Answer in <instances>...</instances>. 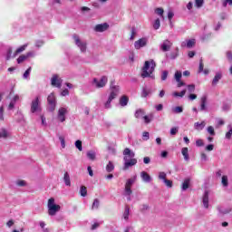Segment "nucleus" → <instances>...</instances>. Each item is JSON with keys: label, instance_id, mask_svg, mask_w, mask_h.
<instances>
[{"label": "nucleus", "instance_id": "60", "mask_svg": "<svg viewBox=\"0 0 232 232\" xmlns=\"http://www.w3.org/2000/svg\"><path fill=\"white\" fill-rule=\"evenodd\" d=\"M14 108H15V102H13L12 100H11V102H10V103H9V105H8V108H7V110H14Z\"/></svg>", "mask_w": 232, "mask_h": 232}, {"label": "nucleus", "instance_id": "14", "mask_svg": "<svg viewBox=\"0 0 232 232\" xmlns=\"http://www.w3.org/2000/svg\"><path fill=\"white\" fill-rule=\"evenodd\" d=\"M131 185L125 183L124 195L127 197V200H131Z\"/></svg>", "mask_w": 232, "mask_h": 232}, {"label": "nucleus", "instance_id": "22", "mask_svg": "<svg viewBox=\"0 0 232 232\" xmlns=\"http://www.w3.org/2000/svg\"><path fill=\"white\" fill-rule=\"evenodd\" d=\"M63 182L65 186H72V181L70 180V174L68 172H65L63 175Z\"/></svg>", "mask_w": 232, "mask_h": 232}, {"label": "nucleus", "instance_id": "62", "mask_svg": "<svg viewBox=\"0 0 232 232\" xmlns=\"http://www.w3.org/2000/svg\"><path fill=\"white\" fill-rule=\"evenodd\" d=\"M196 146H198V148L204 146V140H198L196 141Z\"/></svg>", "mask_w": 232, "mask_h": 232}, {"label": "nucleus", "instance_id": "58", "mask_svg": "<svg viewBox=\"0 0 232 232\" xmlns=\"http://www.w3.org/2000/svg\"><path fill=\"white\" fill-rule=\"evenodd\" d=\"M43 44H44V42L43 40H37L35 43L36 48H41V46H43Z\"/></svg>", "mask_w": 232, "mask_h": 232}, {"label": "nucleus", "instance_id": "41", "mask_svg": "<svg viewBox=\"0 0 232 232\" xmlns=\"http://www.w3.org/2000/svg\"><path fill=\"white\" fill-rule=\"evenodd\" d=\"M151 119H153V115L143 116V121L145 124H150V122H151Z\"/></svg>", "mask_w": 232, "mask_h": 232}, {"label": "nucleus", "instance_id": "6", "mask_svg": "<svg viewBox=\"0 0 232 232\" xmlns=\"http://www.w3.org/2000/svg\"><path fill=\"white\" fill-rule=\"evenodd\" d=\"M42 111L41 102L39 101V96H37L31 102V113H41Z\"/></svg>", "mask_w": 232, "mask_h": 232}, {"label": "nucleus", "instance_id": "64", "mask_svg": "<svg viewBox=\"0 0 232 232\" xmlns=\"http://www.w3.org/2000/svg\"><path fill=\"white\" fill-rule=\"evenodd\" d=\"M232 137V129H230L227 133H226V139H231Z\"/></svg>", "mask_w": 232, "mask_h": 232}, {"label": "nucleus", "instance_id": "2", "mask_svg": "<svg viewBox=\"0 0 232 232\" xmlns=\"http://www.w3.org/2000/svg\"><path fill=\"white\" fill-rule=\"evenodd\" d=\"M119 93H121V87L119 85H115L114 82H111L108 100L103 103L105 110H110V108H111V102L114 99L119 97Z\"/></svg>", "mask_w": 232, "mask_h": 232}, {"label": "nucleus", "instance_id": "32", "mask_svg": "<svg viewBox=\"0 0 232 232\" xmlns=\"http://www.w3.org/2000/svg\"><path fill=\"white\" fill-rule=\"evenodd\" d=\"M87 157L90 160H95V151L90 150L87 152Z\"/></svg>", "mask_w": 232, "mask_h": 232}, {"label": "nucleus", "instance_id": "9", "mask_svg": "<svg viewBox=\"0 0 232 232\" xmlns=\"http://www.w3.org/2000/svg\"><path fill=\"white\" fill-rule=\"evenodd\" d=\"M67 114H68V109H66L64 107H61L58 110L57 120L60 122H64V121H66V115Z\"/></svg>", "mask_w": 232, "mask_h": 232}, {"label": "nucleus", "instance_id": "33", "mask_svg": "<svg viewBox=\"0 0 232 232\" xmlns=\"http://www.w3.org/2000/svg\"><path fill=\"white\" fill-rule=\"evenodd\" d=\"M196 8H202L204 6V0H195Z\"/></svg>", "mask_w": 232, "mask_h": 232}, {"label": "nucleus", "instance_id": "42", "mask_svg": "<svg viewBox=\"0 0 232 232\" xmlns=\"http://www.w3.org/2000/svg\"><path fill=\"white\" fill-rule=\"evenodd\" d=\"M155 14H157L158 15H160V17H164V9L160 7L156 8Z\"/></svg>", "mask_w": 232, "mask_h": 232}, {"label": "nucleus", "instance_id": "51", "mask_svg": "<svg viewBox=\"0 0 232 232\" xmlns=\"http://www.w3.org/2000/svg\"><path fill=\"white\" fill-rule=\"evenodd\" d=\"M227 5H232V0H222V6H224V8H226Z\"/></svg>", "mask_w": 232, "mask_h": 232}, {"label": "nucleus", "instance_id": "8", "mask_svg": "<svg viewBox=\"0 0 232 232\" xmlns=\"http://www.w3.org/2000/svg\"><path fill=\"white\" fill-rule=\"evenodd\" d=\"M47 102L49 104V111H54L57 102L55 100V95L53 93L49 94L47 97Z\"/></svg>", "mask_w": 232, "mask_h": 232}, {"label": "nucleus", "instance_id": "5", "mask_svg": "<svg viewBox=\"0 0 232 232\" xmlns=\"http://www.w3.org/2000/svg\"><path fill=\"white\" fill-rule=\"evenodd\" d=\"M72 38L74 40L76 46H78L81 52L84 53L87 50L88 43H86V41L81 40V38L77 34H73Z\"/></svg>", "mask_w": 232, "mask_h": 232}, {"label": "nucleus", "instance_id": "28", "mask_svg": "<svg viewBox=\"0 0 232 232\" xmlns=\"http://www.w3.org/2000/svg\"><path fill=\"white\" fill-rule=\"evenodd\" d=\"M174 79L176 82H180V79H182V72L179 71H177L174 74Z\"/></svg>", "mask_w": 232, "mask_h": 232}, {"label": "nucleus", "instance_id": "35", "mask_svg": "<svg viewBox=\"0 0 232 232\" xmlns=\"http://www.w3.org/2000/svg\"><path fill=\"white\" fill-rule=\"evenodd\" d=\"M137 180V175L133 176L132 178L127 179L126 183L130 186H132V184H135V181Z\"/></svg>", "mask_w": 232, "mask_h": 232}, {"label": "nucleus", "instance_id": "52", "mask_svg": "<svg viewBox=\"0 0 232 232\" xmlns=\"http://www.w3.org/2000/svg\"><path fill=\"white\" fill-rule=\"evenodd\" d=\"M168 75H169L168 71H163L161 72V81H166V79H168Z\"/></svg>", "mask_w": 232, "mask_h": 232}, {"label": "nucleus", "instance_id": "53", "mask_svg": "<svg viewBox=\"0 0 232 232\" xmlns=\"http://www.w3.org/2000/svg\"><path fill=\"white\" fill-rule=\"evenodd\" d=\"M164 184H166L167 188H173V181L169 180V179H165V181H163Z\"/></svg>", "mask_w": 232, "mask_h": 232}, {"label": "nucleus", "instance_id": "30", "mask_svg": "<svg viewBox=\"0 0 232 232\" xmlns=\"http://www.w3.org/2000/svg\"><path fill=\"white\" fill-rule=\"evenodd\" d=\"M26 59H28V56H26V54H22L17 58V63L21 64V63H24Z\"/></svg>", "mask_w": 232, "mask_h": 232}, {"label": "nucleus", "instance_id": "57", "mask_svg": "<svg viewBox=\"0 0 232 232\" xmlns=\"http://www.w3.org/2000/svg\"><path fill=\"white\" fill-rule=\"evenodd\" d=\"M143 140H150V132L144 131L142 134Z\"/></svg>", "mask_w": 232, "mask_h": 232}, {"label": "nucleus", "instance_id": "31", "mask_svg": "<svg viewBox=\"0 0 232 232\" xmlns=\"http://www.w3.org/2000/svg\"><path fill=\"white\" fill-rule=\"evenodd\" d=\"M80 194L82 197H86L88 195V190L85 186H82L80 188Z\"/></svg>", "mask_w": 232, "mask_h": 232}, {"label": "nucleus", "instance_id": "43", "mask_svg": "<svg viewBox=\"0 0 232 232\" xmlns=\"http://www.w3.org/2000/svg\"><path fill=\"white\" fill-rule=\"evenodd\" d=\"M207 131L209 133V135L215 137V128H213V126H208Z\"/></svg>", "mask_w": 232, "mask_h": 232}, {"label": "nucleus", "instance_id": "24", "mask_svg": "<svg viewBox=\"0 0 232 232\" xmlns=\"http://www.w3.org/2000/svg\"><path fill=\"white\" fill-rule=\"evenodd\" d=\"M27 46H28V44H25L22 45L21 47H19L14 53L13 57H15L18 53L24 52L26 50Z\"/></svg>", "mask_w": 232, "mask_h": 232}, {"label": "nucleus", "instance_id": "47", "mask_svg": "<svg viewBox=\"0 0 232 232\" xmlns=\"http://www.w3.org/2000/svg\"><path fill=\"white\" fill-rule=\"evenodd\" d=\"M221 182H222V184H223V186H224L225 188H227V186H228L227 176H223Z\"/></svg>", "mask_w": 232, "mask_h": 232}, {"label": "nucleus", "instance_id": "7", "mask_svg": "<svg viewBox=\"0 0 232 232\" xmlns=\"http://www.w3.org/2000/svg\"><path fill=\"white\" fill-rule=\"evenodd\" d=\"M108 84V77L102 76L100 81L97 78H93L92 80V86H95V88H104Z\"/></svg>", "mask_w": 232, "mask_h": 232}, {"label": "nucleus", "instance_id": "36", "mask_svg": "<svg viewBox=\"0 0 232 232\" xmlns=\"http://www.w3.org/2000/svg\"><path fill=\"white\" fill-rule=\"evenodd\" d=\"M173 113H182L184 111V109L180 106L174 107L172 109Z\"/></svg>", "mask_w": 232, "mask_h": 232}, {"label": "nucleus", "instance_id": "3", "mask_svg": "<svg viewBox=\"0 0 232 232\" xmlns=\"http://www.w3.org/2000/svg\"><path fill=\"white\" fill-rule=\"evenodd\" d=\"M155 66H157L155 61H146L142 67L141 77L143 79H146V77H152V79H155V77L151 75L155 72Z\"/></svg>", "mask_w": 232, "mask_h": 232}, {"label": "nucleus", "instance_id": "17", "mask_svg": "<svg viewBox=\"0 0 232 232\" xmlns=\"http://www.w3.org/2000/svg\"><path fill=\"white\" fill-rule=\"evenodd\" d=\"M128 102H130V98L128 96L123 95L120 98V105L124 108V106H128Z\"/></svg>", "mask_w": 232, "mask_h": 232}, {"label": "nucleus", "instance_id": "48", "mask_svg": "<svg viewBox=\"0 0 232 232\" xmlns=\"http://www.w3.org/2000/svg\"><path fill=\"white\" fill-rule=\"evenodd\" d=\"M30 72H32V67H29L24 73V79H28L30 77Z\"/></svg>", "mask_w": 232, "mask_h": 232}, {"label": "nucleus", "instance_id": "54", "mask_svg": "<svg viewBox=\"0 0 232 232\" xmlns=\"http://www.w3.org/2000/svg\"><path fill=\"white\" fill-rule=\"evenodd\" d=\"M175 15V14L173 13V11H169L168 12V19L171 24V20L173 19V16Z\"/></svg>", "mask_w": 232, "mask_h": 232}, {"label": "nucleus", "instance_id": "18", "mask_svg": "<svg viewBox=\"0 0 232 232\" xmlns=\"http://www.w3.org/2000/svg\"><path fill=\"white\" fill-rule=\"evenodd\" d=\"M208 102V97L206 96H202L200 99V111H206L207 108H206V104Z\"/></svg>", "mask_w": 232, "mask_h": 232}, {"label": "nucleus", "instance_id": "29", "mask_svg": "<svg viewBox=\"0 0 232 232\" xmlns=\"http://www.w3.org/2000/svg\"><path fill=\"white\" fill-rule=\"evenodd\" d=\"M123 218H124V220H129V218H130V208L129 207H125V211L123 213Z\"/></svg>", "mask_w": 232, "mask_h": 232}, {"label": "nucleus", "instance_id": "10", "mask_svg": "<svg viewBox=\"0 0 232 232\" xmlns=\"http://www.w3.org/2000/svg\"><path fill=\"white\" fill-rule=\"evenodd\" d=\"M171 46H173V43H171V41L164 40L160 44V48L161 52H169L171 50Z\"/></svg>", "mask_w": 232, "mask_h": 232}, {"label": "nucleus", "instance_id": "59", "mask_svg": "<svg viewBox=\"0 0 232 232\" xmlns=\"http://www.w3.org/2000/svg\"><path fill=\"white\" fill-rule=\"evenodd\" d=\"M188 90L189 93H193V92H195V84L188 85Z\"/></svg>", "mask_w": 232, "mask_h": 232}, {"label": "nucleus", "instance_id": "39", "mask_svg": "<svg viewBox=\"0 0 232 232\" xmlns=\"http://www.w3.org/2000/svg\"><path fill=\"white\" fill-rule=\"evenodd\" d=\"M186 95V90L181 91L180 92H173L174 97H184Z\"/></svg>", "mask_w": 232, "mask_h": 232}, {"label": "nucleus", "instance_id": "11", "mask_svg": "<svg viewBox=\"0 0 232 232\" xmlns=\"http://www.w3.org/2000/svg\"><path fill=\"white\" fill-rule=\"evenodd\" d=\"M147 44H148V38L143 37L134 43V48L136 50H140V48H144V46H146Z\"/></svg>", "mask_w": 232, "mask_h": 232}, {"label": "nucleus", "instance_id": "21", "mask_svg": "<svg viewBox=\"0 0 232 232\" xmlns=\"http://www.w3.org/2000/svg\"><path fill=\"white\" fill-rule=\"evenodd\" d=\"M134 115L136 119H142V117L144 118V115H146V112L144 111L143 109H139L135 111Z\"/></svg>", "mask_w": 232, "mask_h": 232}, {"label": "nucleus", "instance_id": "46", "mask_svg": "<svg viewBox=\"0 0 232 232\" xmlns=\"http://www.w3.org/2000/svg\"><path fill=\"white\" fill-rule=\"evenodd\" d=\"M169 57H170V59H172V60H173V59H177V57H179V48H178V47L176 48V52H175V53H170V56H169Z\"/></svg>", "mask_w": 232, "mask_h": 232}, {"label": "nucleus", "instance_id": "50", "mask_svg": "<svg viewBox=\"0 0 232 232\" xmlns=\"http://www.w3.org/2000/svg\"><path fill=\"white\" fill-rule=\"evenodd\" d=\"M166 177H167L166 172H160L159 173L160 180H163V182H164L166 180Z\"/></svg>", "mask_w": 232, "mask_h": 232}, {"label": "nucleus", "instance_id": "25", "mask_svg": "<svg viewBox=\"0 0 232 232\" xmlns=\"http://www.w3.org/2000/svg\"><path fill=\"white\" fill-rule=\"evenodd\" d=\"M0 139H8V130L6 129H0Z\"/></svg>", "mask_w": 232, "mask_h": 232}, {"label": "nucleus", "instance_id": "1", "mask_svg": "<svg viewBox=\"0 0 232 232\" xmlns=\"http://www.w3.org/2000/svg\"><path fill=\"white\" fill-rule=\"evenodd\" d=\"M123 171H127L132 166L137 165V159H135V152L130 150V148H125L123 150Z\"/></svg>", "mask_w": 232, "mask_h": 232}, {"label": "nucleus", "instance_id": "40", "mask_svg": "<svg viewBox=\"0 0 232 232\" xmlns=\"http://www.w3.org/2000/svg\"><path fill=\"white\" fill-rule=\"evenodd\" d=\"M75 146L77 150H79V151H82V141H81L80 140H76Z\"/></svg>", "mask_w": 232, "mask_h": 232}, {"label": "nucleus", "instance_id": "63", "mask_svg": "<svg viewBox=\"0 0 232 232\" xmlns=\"http://www.w3.org/2000/svg\"><path fill=\"white\" fill-rule=\"evenodd\" d=\"M227 57L228 59L229 63H232V52L231 51L227 52Z\"/></svg>", "mask_w": 232, "mask_h": 232}, {"label": "nucleus", "instance_id": "44", "mask_svg": "<svg viewBox=\"0 0 232 232\" xmlns=\"http://www.w3.org/2000/svg\"><path fill=\"white\" fill-rule=\"evenodd\" d=\"M100 201L98 198H95L92 203V209H99Z\"/></svg>", "mask_w": 232, "mask_h": 232}, {"label": "nucleus", "instance_id": "4", "mask_svg": "<svg viewBox=\"0 0 232 232\" xmlns=\"http://www.w3.org/2000/svg\"><path fill=\"white\" fill-rule=\"evenodd\" d=\"M47 208L50 217H55L58 211H61V206L55 205V199L53 198H49Z\"/></svg>", "mask_w": 232, "mask_h": 232}, {"label": "nucleus", "instance_id": "34", "mask_svg": "<svg viewBox=\"0 0 232 232\" xmlns=\"http://www.w3.org/2000/svg\"><path fill=\"white\" fill-rule=\"evenodd\" d=\"M101 224H102V221H95L92 225V227L91 229L92 231H95V229H97V227H101Z\"/></svg>", "mask_w": 232, "mask_h": 232}, {"label": "nucleus", "instance_id": "45", "mask_svg": "<svg viewBox=\"0 0 232 232\" xmlns=\"http://www.w3.org/2000/svg\"><path fill=\"white\" fill-rule=\"evenodd\" d=\"M0 121H5V107H0Z\"/></svg>", "mask_w": 232, "mask_h": 232}, {"label": "nucleus", "instance_id": "56", "mask_svg": "<svg viewBox=\"0 0 232 232\" xmlns=\"http://www.w3.org/2000/svg\"><path fill=\"white\" fill-rule=\"evenodd\" d=\"M201 72H204V63H202V59L199 61V67H198V72L201 73Z\"/></svg>", "mask_w": 232, "mask_h": 232}, {"label": "nucleus", "instance_id": "38", "mask_svg": "<svg viewBox=\"0 0 232 232\" xmlns=\"http://www.w3.org/2000/svg\"><path fill=\"white\" fill-rule=\"evenodd\" d=\"M154 30H159L160 28V19H156L153 24Z\"/></svg>", "mask_w": 232, "mask_h": 232}, {"label": "nucleus", "instance_id": "19", "mask_svg": "<svg viewBox=\"0 0 232 232\" xmlns=\"http://www.w3.org/2000/svg\"><path fill=\"white\" fill-rule=\"evenodd\" d=\"M181 153L184 157V160H186V162H188V160H189V150L188 149V147L182 148Z\"/></svg>", "mask_w": 232, "mask_h": 232}, {"label": "nucleus", "instance_id": "23", "mask_svg": "<svg viewBox=\"0 0 232 232\" xmlns=\"http://www.w3.org/2000/svg\"><path fill=\"white\" fill-rule=\"evenodd\" d=\"M194 128H195V130H202L203 128H206V121L196 122L194 124Z\"/></svg>", "mask_w": 232, "mask_h": 232}, {"label": "nucleus", "instance_id": "61", "mask_svg": "<svg viewBox=\"0 0 232 232\" xmlns=\"http://www.w3.org/2000/svg\"><path fill=\"white\" fill-rule=\"evenodd\" d=\"M176 133H179V128L173 127L170 129V135H175Z\"/></svg>", "mask_w": 232, "mask_h": 232}, {"label": "nucleus", "instance_id": "16", "mask_svg": "<svg viewBox=\"0 0 232 232\" xmlns=\"http://www.w3.org/2000/svg\"><path fill=\"white\" fill-rule=\"evenodd\" d=\"M140 178L142 179L143 182L150 183L151 182V176L148 174L146 171H141L140 172Z\"/></svg>", "mask_w": 232, "mask_h": 232}, {"label": "nucleus", "instance_id": "12", "mask_svg": "<svg viewBox=\"0 0 232 232\" xmlns=\"http://www.w3.org/2000/svg\"><path fill=\"white\" fill-rule=\"evenodd\" d=\"M51 84L55 88H61V86H63V80L59 78V75L54 74L51 79Z\"/></svg>", "mask_w": 232, "mask_h": 232}, {"label": "nucleus", "instance_id": "49", "mask_svg": "<svg viewBox=\"0 0 232 232\" xmlns=\"http://www.w3.org/2000/svg\"><path fill=\"white\" fill-rule=\"evenodd\" d=\"M11 58H12V49L11 47H9L6 53V61H10Z\"/></svg>", "mask_w": 232, "mask_h": 232}, {"label": "nucleus", "instance_id": "55", "mask_svg": "<svg viewBox=\"0 0 232 232\" xmlns=\"http://www.w3.org/2000/svg\"><path fill=\"white\" fill-rule=\"evenodd\" d=\"M59 140H60V142H61L62 148H66V143H65V141H64V137L60 136V137H59Z\"/></svg>", "mask_w": 232, "mask_h": 232}, {"label": "nucleus", "instance_id": "15", "mask_svg": "<svg viewBox=\"0 0 232 232\" xmlns=\"http://www.w3.org/2000/svg\"><path fill=\"white\" fill-rule=\"evenodd\" d=\"M202 202H203L204 208L208 209L209 208V192L205 191L203 195Z\"/></svg>", "mask_w": 232, "mask_h": 232}, {"label": "nucleus", "instance_id": "13", "mask_svg": "<svg viewBox=\"0 0 232 232\" xmlns=\"http://www.w3.org/2000/svg\"><path fill=\"white\" fill-rule=\"evenodd\" d=\"M109 28H110V24H108L107 23H103V24H99L95 25L94 30L96 32H106V30H108Z\"/></svg>", "mask_w": 232, "mask_h": 232}, {"label": "nucleus", "instance_id": "37", "mask_svg": "<svg viewBox=\"0 0 232 232\" xmlns=\"http://www.w3.org/2000/svg\"><path fill=\"white\" fill-rule=\"evenodd\" d=\"M197 42L195 41V39H190L187 42V48H193V46H195V44Z\"/></svg>", "mask_w": 232, "mask_h": 232}, {"label": "nucleus", "instance_id": "27", "mask_svg": "<svg viewBox=\"0 0 232 232\" xmlns=\"http://www.w3.org/2000/svg\"><path fill=\"white\" fill-rule=\"evenodd\" d=\"M113 169H115V166L113 165V162L109 161V163L106 166V171H108V173H111Z\"/></svg>", "mask_w": 232, "mask_h": 232}, {"label": "nucleus", "instance_id": "20", "mask_svg": "<svg viewBox=\"0 0 232 232\" xmlns=\"http://www.w3.org/2000/svg\"><path fill=\"white\" fill-rule=\"evenodd\" d=\"M220 79H222V73L217 72L212 81V86H217V84H218V81H220Z\"/></svg>", "mask_w": 232, "mask_h": 232}, {"label": "nucleus", "instance_id": "26", "mask_svg": "<svg viewBox=\"0 0 232 232\" xmlns=\"http://www.w3.org/2000/svg\"><path fill=\"white\" fill-rule=\"evenodd\" d=\"M189 182H190V179H186L183 183H182V186H181V189L183 191H186V189H188L189 188Z\"/></svg>", "mask_w": 232, "mask_h": 232}]
</instances>
